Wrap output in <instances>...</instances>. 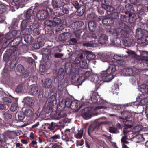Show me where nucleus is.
Instances as JSON below:
<instances>
[{"label": "nucleus", "instance_id": "nucleus-1", "mask_svg": "<svg viewBox=\"0 0 148 148\" xmlns=\"http://www.w3.org/2000/svg\"><path fill=\"white\" fill-rule=\"evenodd\" d=\"M115 70L114 65H111L105 71H101L98 75L95 74H91L89 71L85 72L82 76L85 79L89 77L91 81L94 82L97 86H99L105 82H108L113 78L112 73Z\"/></svg>", "mask_w": 148, "mask_h": 148}, {"label": "nucleus", "instance_id": "nucleus-2", "mask_svg": "<svg viewBox=\"0 0 148 148\" xmlns=\"http://www.w3.org/2000/svg\"><path fill=\"white\" fill-rule=\"evenodd\" d=\"M98 104V106L97 107L94 109L89 107L86 108L83 110L82 114V117L86 119L90 118L91 116L92 111L93 110L96 111L99 109H104L108 108L113 109L119 110L121 108V106L120 105L110 103L102 99L99 100Z\"/></svg>", "mask_w": 148, "mask_h": 148}, {"label": "nucleus", "instance_id": "nucleus-3", "mask_svg": "<svg viewBox=\"0 0 148 148\" xmlns=\"http://www.w3.org/2000/svg\"><path fill=\"white\" fill-rule=\"evenodd\" d=\"M125 121L126 122L125 126L124 127L123 131L125 136L122 137L121 141L122 143V148H129L125 145V144H127L128 143L126 140L130 139V138H131L133 136L132 133L130 131V128L132 127V125H131L132 122L131 121L126 120H124V122H125Z\"/></svg>", "mask_w": 148, "mask_h": 148}, {"label": "nucleus", "instance_id": "nucleus-4", "mask_svg": "<svg viewBox=\"0 0 148 148\" xmlns=\"http://www.w3.org/2000/svg\"><path fill=\"white\" fill-rule=\"evenodd\" d=\"M31 24L30 21H28L27 22V21L26 20H23L21 25L22 30L21 34H23L25 33L27 34H30L33 30H34L39 27V24L37 23H35L31 25Z\"/></svg>", "mask_w": 148, "mask_h": 148}, {"label": "nucleus", "instance_id": "nucleus-5", "mask_svg": "<svg viewBox=\"0 0 148 148\" xmlns=\"http://www.w3.org/2000/svg\"><path fill=\"white\" fill-rule=\"evenodd\" d=\"M122 57L121 56L117 54L115 55L114 56V62H111L109 66L108 69L111 65H114L115 66V70L112 73V74L113 75V78L115 75L114 74V73L116 71V67H117V66H116V63H118L120 67L121 66H122V65H123V63H124L123 61L122 60Z\"/></svg>", "mask_w": 148, "mask_h": 148}, {"label": "nucleus", "instance_id": "nucleus-6", "mask_svg": "<svg viewBox=\"0 0 148 148\" xmlns=\"http://www.w3.org/2000/svg\"><path fill=\"white\" fill-rule=\"evenodd\" d=\"M141 29H138L136 31V37L138 39V42L139 43H145L148 40V37L143 35Z\"/></svg>", "mask_w": 148, "mask_h": 148}, {"label": "nucleus", "instance_id": "nucleus-7", "mask_svg": "<svg viewBox=\"0 0 148 148\" xmlns=\"http://www.w3.org/2000/svg\"><path fill=\"white\" fill-rule=\"evenodd\" d=\"M17 48L14 47L13 48V50L12 49H9L5 52L3 56V59L4 61H8L11 58V55H10V53H12V55H14L17 54V51H16Z\"/></svg>", "mask_w": 148, "mask_h": 148}, {"label": "nucleus", "instance_id": "nucleus-8", "mask_svg": "<svg viewBox=\"0 0 148 148\" xmlns=\"http://www.w3.org/2000/svg\"><path fill=\"white\" fill-rule=\"evenodd\" d=\"M98 36V41L101 44H104L107 43L108 40V36L101 32H99L97 33Z\"/></svg>", "mask_w": 148, "mask_h": 148}, {"label": "nucleus", "instance_id": "nucleus-9", "mask_svg": "<svg viewBox=\"0 0 148 148\" xmlns=\"http://www.w3.org/2000/svg\"><path fill=\"white\" fill-rule=\"evenodd\" d=\"M36 16L38 19L40 20H44L49 16L47 12L45 10L39 11L37 13Z\"/></svg>", "mask_w": 148, "mask_h": 148}, {"label": "nucleus", "instance_id": "nucleus-10", "mask_svg": "<svg viewBox=\"0 0 148 148\" xmlns=\"http://www.w3.org/2000/svg\"><path fill=\"white\" fill-rule=\"evenodd\" d=\"M120 73L122 75L129 76L132 75L133 72L131 68H123Z\"/></svg>", "mask_w": 148, "mask_h": 148}, {"label": "nucleus", "instance_id": "nucleus-11", "mask_svg": "<svg viewBox=\"0 0 148 148\" xmlns=\"http://www.w3.org/2000/svg\"><path fill=\"white\" fill-rule=\"evenodd\" d=\"M71 81L73 83H75L76 84L80 85L82 84L83 81H82L81 78L79 77L78 75L77 74L72 76Z\"/></svg>", "mask_w": 148, "mask_h": 148}, {"label": "nucleus", "instance_id": "nucleus-12", "mask_svg": "<svg viewBox=\"0 0 148 148\" xmlns=\"http://www.w3.org/2000/svg\"><path fill=\"white\" fill-rule=\"evenodd\" d=\"M29 89L30 94L35 95L37 94L38 88L35 85H31L29 86Z\"/></svg>", "mask_w": 148, "mask_h": 148}, {"label": "nucleus", "instance_id": "nucleus-13", "mask_svg": "<svg viewBox=\"0 0 148 148\" xmlns=\"http://www.w3.org/2000/svg\"><path fill=\"white\" fill-rule=\"evenodd\" d=\"M52 5L54 8L61 7L64 5L65 3L62 1L59 0H53Z\"/></svg>", "mask_w": 148, "mask_h": 148}, {"label": "nucleus", "instance_id": "nucleus-14", "mask_svg": "<svg viewBox=\"0 0 148 148\" xmlns=\"http://www.w3.org/2000/svg\"><path fill=\"white\" fill-rule=\"evenodd\" d=\"M81 107L80 102L78 101H74L71 102V108L72 110H77L79 109Z\"/></svg>", "mask_w": 148, "mask_h": 148}, {"label": "nucleus", "instance_id": "nucleus-15", "mask_svg": "<svg viewBox=\"0 0 148 148\" xmlns=\"http://www.w3.org/2000/svg\"><path fill=\"white\" fill-rule=\"evenodd\" d=\"M27 86H24L23 84H20L18 85L16 88L15 91L18 93L25 92L27 91Z\"/></svg>", "mask_w": 148, "mask_h": 148}, {"label": "nucleus", "instance_id": "nucleus-16", "mask_svg": "<svg viewBox=\"0 0 148 148\" xmlns=\"http://www.w3.org/2000/svg\"><path fill=\"white\" fill-rule=\"evenodd\" d=\"M22 35H25L24 36V40L27 43H30L33 40V38L29 35L30 34H27L24 33L21 34Z\"/></svg>", "mask_w": 148, "mask_h": 148}, {"label": "nucleus", "instance_id": "nucleus-17", "mask_svg": "<svg viewBox=\"0 0 148 148\" xmlns=\"http://www.w3.org/2000/svg\"><path fill=\"white\" fill-rule=\"evenodd\" d=\"M98 97H99L97 92H93L90 95L91 99L92 102L95 103L97 102L98 100Z\"/></svg>", "mask_w": 148, "mask_h": 148}, {"label": "nucleus", "instance_id": "nucleus-18", "mask_svg": "<svg viewBox=\"0 0 148 148\" xmlns=\"http://www.w3.org/2000/svg\"><path fill=\"white\" fill-rule=\"evenodd\" d=\"M110 92L113 94L117 95L118 93L119 86L117 84H115L112 85L110 88Z\"/></svg>", "mask_w": 148, "mask_h": 148}, {"label": "nucleus", "instance_id": "nucleus-19", "mask_svg": "<svg viewBox=\"0 0 148 148\" xmlns=\"http://www.w3.org/2000/svg\"><path fill=\"white\" fill-rule=\"evenodd\" d=\"M25 103L29 106L32 105L34 102V101L33 98L29 97L25 98L23 100Z\"/></svg>", "mask_w": 148, "mask_h": 148}, {"label": "nucleus", "instance_id": "nucleus-20", "mask_svg": "<svg viewBox=\"0 0 148 148\" xmlns=\"http://www.w3.org/2000/svg\"><path fill=\"white\" fill-rule=\"evenodd\" d=\"M1 99L3 102L7 103H11L13 101V98L12 97H8L4 96L2 97Z\"/></svg>", "mask_w": 148, "mask_h": 148}, {"label": "nucleus", "instance_id": "nucleus-21", "mask_svg": "<svg viewBox=\"0 0 148 148\" xmlns=\"http://www.w3.org/2000/svg\"><path fill=\"white\" fill-rule=\"evenodd\" d=\"M52 83L51 79H46L45 81L42 86L43 87L47 88H50Z\"/></svg>", "mask_w": 148, "mask_h": 148}, {"label": "nucleus", "instance_id": "nucleus-22", "mask_svg": "<svg viewBox=\"0 0 148 148\" xmlns=\"http://www.w3.org/2000/svg\"><path fill=\"white\" fill-rule=\"evenodd\" d=\"M53 26L57 27L60 25L61 21L60 19L57 18H53Z\"/></svg>", "mask_w": 148, "mask_h": 148}, {"label": "nucleus", "instance_id": "nucleus-23", "mask_svg": "<svg viewBox=\"0 0 148 148\" xmlns=\"http://www.w3.org/2000/svg\"><path fill=\"white\" fill-rule=\"evenodd\" d=\"M140 59L142 60H146L145 58L148 57V52L143 51H140Z\"/></svg>", "mask_w": 148, "mask_h": 148}, {"label": "nucleus", "instance_id": "nucleus-24", "mask_svg": "<svg viewBox=\"0 0 148 148\" xmlns=\"http://www.w3.org/2000/svg\"><path fill=\"white\" fill-rule=\"evenodd\" d=\"M8 6L4 4H0V14L4 13L7 10Z\"/></svg>", "mask_w": 148, "mask_h": 148}, {"label": "nucleus", "instance_id": "nucleus-25", "mask_svg": "<svg viewBox=\"0 0 148 148\" xmlns=\"http://www.w3.org/2000/svg\"><path fill=\"white\" fill-rule=\"evenodd\" d=\"M33 12L32 10L31 9H29L27 11L26 15L27 19L26 20L27 21V22L28 21H30V19L32 15Z\"/></svg>", "mask_w": 148, "mask_h": 148}, {"label": "nucleus", "instance_id": "nucleus-26", "mask_svg": "<svg viewBox=\"0 0 148 148\" xmlns=\"http://www.w3.org/2000/svg\"><path fill=\"white\" fill-rule=\"evenodd\" d=\"M121 115L124 116L125 118H129L132 116V113L129 111H124L121 113Z\"/></svg>", "mask_w": 148, "mask_h": 148}, {"label": "nucleus", "instance_id": "nucleus-27", "mask_svg": "<svg viewBox=\"0 0 148 148\" xmlns=\"http://www.w3.org/2000/svg\"><path fill=\"white\" fill-rule=\"evenodd\" d=\"M140 88V91L143 93H146L148 89V86L145 84L141 85L139 86Z\"/></svg>", "mask_w": 148, "mask_h": 148}, {"label": "nucleus", "instance_id": "nucleus-28", "mask_svg": "<svg viewBox=\"0 0 148 148\" xmlns=\"http://www.w3.org/2000/svg\"><path fill=\"white\" fill-rule=\"evenodd\" d=\"M88 26L90 29L93 31L96 27V25L95 22L91 21L89 22Z\"/></svg>", "mask_w": 148, "mask_h": 148}, {"label": "nucleus", "instance_id": "nucleus-29", "mask_svg": "<svg viewBox=\"0 0 148 148\" xmlns=\"http://www.w3.org/2000/svg\"><path fill=\"white\" fill-rule=\"evenodd\" d=\"M17 70L20 73L24 74L25 73V70L23 66L21 65H18L17 67Z\"/></svg>", "mask_w": 148, "mask_h": 148}, {"label": "nucleus", "instance_id": "nucleus-30", "mask_svg": "<svg viewBox=\"0 0 148 148\" xmlns=\"http://www.w3.org/2000/svg\"><path fill=\"white\" fill-rule=\"evenodd\" d=\"M95 58V55L93 54L91 52H88L86 58L88 60H91L94 59Z\"/></svg>", "mask_w": 148, "mask_h": 148}, {"label": "nucleus", "instance_id": "nucleus-31", "mask_svg": "<svg viewBox=\"0 0 148 148\" xmlns=\"http://www.w3.org/2000/svg\"><path fill=\"white\" fill-rule=\"evenodd\" d=\"M102 23L104 25H109L111 23H113V21L110 19L105 18L102 20Z\"/></svg>", "mask_w": 148, "mask_h": 148}, {"label": "nucleus", "instance_id": "nucleus-32", "mask_svg": "<svg viewBox=\"0 0 148 148\" xmlns=\"http://www.w3.org/2000/svg\"><path fill=\"white\" fill-rule=\"evenodd\" d=\"M67 38L66 34L63 33L59 36V39L61 41H64Z\"/></svg>", "mask_w": 148, "mask_h": 148}, {"label": "nucleus", "instance_id": "nucleus-33", "mask_svg": "<svg viewBox=\"0 0 148 148\" xmlns=\"http://www.w3.org/2000/svg\"><path fill=\"white\" fill-rule=\"evenodd\" d=\"M33 114L32 110L29 109H26L25 111V115L27 116H30Z\"/></svg>", "mask_w": 148, "mask_h": 148}, {"label": "nucleus", "instance_id": "nucleus-34", "mask_svg": "<svg viewBox=\"0 0 148 148\" xmlns=\"http://www.w3.org/2000/svg\"><path fill=\"white\" fill-rule=\"evenodd\" d=\"M17 103H14L12 104L10 108V110L11 111L14 112L17 110Z\"/></svg>", "mask_w": 148, "mask_h": 148}, {"label": "nucleus", "instance_id": "nucleus-35", "mask_svg": "<svg viewBox=\"0 0 148 148\" xmlns=\"http://www.w3.org/2000/svg\"><path fill=\"white\" fill-rule=\"evenodd\" d=\"M81 67L86 69L88 67V64L87 63L86 61V60H84L82 61V62L80 64Z\"/></svg>", "mask_w": 148, "mask_h": 148}, {"label": "nucleus", "instance_id": "nucleus-36", "mask_svg": "<svg viewBox=\"0 0 148 148\" xmlns=\"http://www.w3.org/2000/svg\"><path fill=\"white\" fill-rule=\"evenodd\" d=\"M25 115L23 112H19L18 114V118L19 120H22L24 119Z\"/></svg>", "mask_w": 148, "mask_h": 148}, {"label": "nucleus", "instance_id": "nucleus-37", "mask_svg": "<svg viewBox=\"0 0 148 148\" xmlns=\"http://www.w3.org/2000/svg\"><path fill=\"white\" fill-rule=\"evenodd\" d=\"M83 131L82 130L78 131V133L75 135V136L77 138H80L82 136Z\"/></svg>", "mask_w": 148, "mask_h": 148}, {"label": "nucleus", "instance_id": "nucleus-38", "mask_svg": "<svg viewBox=\"0 0 148 148\" xmlns=\"http://www.w3.org/2000/svg\"><path fill=\"white\" fill-rule=\"evenodd\" d=\"M83 46L86 47H91L94 46V43L93 42L91 41L83 43Z\"/></svg>", "mask_w": 148, "mask_h": 148}, {"label": "nucleus", "instance_id": "nucleus-39", "mask_svg": "<svg viewBox=\"0 0 148 148\" xmlns=\"http://www.w3.org/2000/svg\"><path fill=\"white\" fill-rule=\"evenodd\" d=\"M56 99V95H52L49 97L48 99L49 102H52L54 101Z\"/></svg>", "mask_w": 148, "mask_h": 148}, {"label": "nucleus", "instance_id": "nucleus-40", "mask_svg": "<svg viewBox=\"0 0 148 148\" xmlns=\"http://www.w3.org/2000/svg\"><path fill=\"white\" fill-rule=\"evenodd\" d=\"M39 70L41 72H45L46 71L45 66L43 64H41L39 67Z\"/></svg>", "mask_w": 148, "mask_h": 148}, {"label": "nucleus", "instance_id": "nucleus-41", "mask_svg": "<svg viewBox=\"0 0 148 148\" xmlns=\"http://www.w3.org/2000/svg\"><path fill=\"white\" fill-rule=\"evenodd\" d=\"M9 106L8 104H3L0 103V109L4 110L8 108Z\"/></svg>", "mask_w": 148, "mask_h": 148}, {"label": "nucleus", "instance_id": "nucleus-42", "mask_svg": "<svg viewBox=\"0 0 148 148\" xmlns=\"http://www.w3.org/2000/svg\"><path fill=\"white\" fill-rule=\"evenodd\" d=\"M45 25L49 26H53V23L50 20H47L45 22Z\"/></svg>", "mask_w": 148, "mask_h": 148}, {"label": "nucleus", "instance_id": "nucleus-43", "mask_svg": "<svg viewBox=\"0 0 148 148\" xmlns=\"http://www.w3.org/2000/svg\"><path fill=\"white\" fill-rule=\"evenodd\" d=\"M56 124L53 123H51V125H49L48 127V128L50 129L51 130H53L56 127Z\"/></svg>", "mask_w": 148, "mask_h": 148}, {"label": "nucleus", "instance_id": "nucleus-44", "mask_svg": "<svg viewBox=\"0 0 148 148\" xmlns=\"http://www.w3.org/2000/svg\"><path fill=\"white\" fill-rule=\"evenodd\" d=\"M82 33V30L80 29H79L76 31L75 32V35L76 36L77 38H79L80 37V36L81 35Z\"/></svg>", "mask_w": 148, "mask_h": 148}, {"label": "nucleus", "instance_id": "nucleus-45", "mask_svg": "<svg viewBox=\"0 0 148 148\" xmlns=\"http://www.w3.org/2000/svg\"><path fill=\"white\" fill-rule=\"evenodd\" d=\"M71 102V101L69 99H67L65 102V106L67 107L70 108Z\"/></svg>", "mask_w": 148, "mask_h": 148}, {"label": "nucleus", "instance_id": "nucleus-46", "mask_svg": "<svg viewBox=\"0 0 148 148\" xmlns=\"http://www.w3.org/2000/svg\"><path fill=\"white\" fill-rule=\"evenodd\" d=\"M12 38V36L10 32H9L6 34L5 36V38L7 40L10 39Z\"/></svg>", "mask_w": 148, "mask_h": 148}, {"label": "nucleus", "instance_id": "nucleus-47", "mask_svg": "<svg viewBox=\"0 0 148 148\" xmlns=\"http://www.w3.org/2000/svg\"><path fill=\"white\" fill-rule=\"evenodd\" d=\"M21 2V0H13L12 4L13 5H18L20 4Z\"/></svg>", "mask_w": 148, "mask_h": 148}, {"label": "nucleus", "instance_id": "nucleus-48", "mask_svg": "<svg viewBox=\"0 0 148 148\" xmlns=\"http://www.w3.org/2000/svg\"><path fill=\"white\" fill-rule=\"evenodd\" d=\"M131 40H125L124 42L125 43V46H127V47H130L132 45V43L131 42Z\"/></svg>", "mask_w": 148, "mask_h": 148}, {"label": "nucleus", "instance_id": "nucleus-49", "mask_svg": "<svg viewBox=\"0 0 148 148\" xmlns=\"http://www.w3.org/2000/svg\"><path fill=\"white\" fill-rule=\"evenodd\" d=\"M74 24L75 26L78 25V27H80L84 25V23L82 21H78L75 23ZM77 28L78 27H76V28Z\"/></svg>", "mask_w": 148, "mask_h": 148}, {"label": "nucleus", "instance_id": "nucleus-50", "mask_svg": "<svg viewBox=\"0 0 148 148\" xmlns=\"http://www.w3.org/2000/svg\"><path fill=\"white\" fill-rule=\"evenodd\" d=\"M4 118L7 119H10L12 117V116L10 114L6 112L4 113Z\"/></svg>", "mask_w": 148, "mask_h": 148}, {"label": "nucleus", "instance_id": "nucleus-51", "mask_svg": "<svg viewBox=\"0 0 148 148\" xmlns=\"http://www.w3.org/2000/svg\"><path fill=\"white\" fill-rule=\"evenodd\" d=\"M15 60H13L12 61L10 64V67L11 69H13L15 67L16 62Z\"/></svg>", "mask_w": 148, "mask_h": 148}, {"label": "nucleus", "instance_id": "nucleus-52", "mask_svg": "<svg viewBox=\"0 0 148 148\" xmlns=\"http://www.w3.org/2000/svg\"><path fill=\"white\" fill-rule=\"evenodd\" d=\"M135 129L136 130L135 132L136 134L137 133L139 132L141 130V127L140 125L137 126L135 127Z\"/></svg>", "mask_w": 148, "mask_h": 148}, {"label": "nucleus", "instance_id": "nucleus-53", "mask_svg": "<svg viewBox=\"0 0 148 148\" xmlns=\"http://www.w3.org/2000/svg\"><path fill=\"white\" fill-rule=\"evenodd\" d=\"M84 141V140L82 139L80 141H78L76 143L77 146H82L83 145Z\"/></svg>", "mask_w": 148, "mask_h": 148}, {"label": "nucleus", "instance_id": "nucleus-54", "mask_svg": "<svg viewBox=\"0 0 148 148\" xmlns=\"http://www.w3.org/2000/svg\"><path fill=\"white\" fill-rule=\"evenodd\" d=\"M99 32H97L96 33H92L91 34H90V37L94 39H95L97 37V35L98 36V34H97V33H99Z\"/></svg>", "mask_w": 148, "mask_h": 148}, {"label": "nucleus", "instance_id": "nucleus-55", "mask_svg": "<svg viewBox=\"0 0 148 148\" xmlns=\"http://www.w3.org/2000/svg\"><path fill=\"white\" fill-rule=\"evenodd\" d=\"M17 22H16L15 23H14V22H12L11 24V27L13 28H15L16 27H17Z\"/></svg>", "mask_w": 148, "mask_h": 148}, {"label": "nucleus", "instance_id": "nucleus-56", "mask_svg": "<svg viewBox=\"0 0 148 148\" xmlns=\"http://www.w3.org/2000/svg\"><path fill=\"white\" fill-rule=\"evenodd\" d=\"M62 12L64 13L67 14L69 13V10L66 8L63 7L62 9Z\"/></svg>", "mask_w": 148, "mask_h": 148}, {"label": "nucleus", "instance_id": "nucleus-57", "mask_svg": "<svg viewBox=\"0 0 148 148\" xmlns=\"http://www.w3.org/2000/svg\"><path fill=\"white\" fill-rule=\"evenodd\" d=\"M73 5H74V6H75V7L76 8H79V3L77 1H74L73 3Z\"/></svg>", "mask_w": 148, "mask_h": 148}, {"label": "nucleus", "instance_id": "nucleus-58", "mask_svg": "<svg viewBox=\"0 0 148 148\" xmlns=\"http://www.w3.org/2000/svg\"><path fill=\"white\" fill-rule=\"evenodd\" d=\"M11 33L12 36V37L13 36H16L17 34V31L16 30H12L11 32H10Z\"/></svg>", "mask_w": 148, "mask_h": 148}, {"label": "nucleus", "instance_id": "nucleus-59", "mask_svg": "<svg viewBox=\"0 0 148 148\" xmlns=\"http://www.w3.org/2000/svg\"><path fill=\"white\" fill-rule=\"evenodd\" d=\"M95 128H94V129L93 128V125H92L90 126L88 129V134H89L90 132L92 131L93 130H95Z\"/></svg>", "mask_w": 148, "mask_h": 148}, {"label": "nucleus", "instance_id": "nucleus-60", "mask_svg": "<svg viewBox=\"0 0 148 148\" xmlns=\"http://www.w3.org/2000/svg\"><path fill=\"white\" fill-rule=\"evenodd\" d=\"M63 55L61 53H58L55 54L54 56L55 57L57 58H60L63 56Z\"/></svg>", "mask_w": 148, "mask_h": 148}, {"label": "nucleus", "instance_id": "nucleus-61", "mask_svg": "<svg viewBox=\"0 0 148 148\" xmlns=\"http://www.w3.org/2000/svg\"><path fill=\"white\" fill-rule=\"evenodd\" d=\"M94 14L93 13L89 14L88 15V18L92 19L94 17Z\"/></svg>", "mask_w": 148, "mask_h": 148}, {"label": "nucleus", "instance_id": "nucleus-62", "mask_svg": "<svg viewBox=\"0 0 148 148\" xmlns=\"http://www.w3.org/2000/svg\"><path fill=\"white\" fill-rule=\"evenodd\" d=\"M127 53H128L129 55H133L134 56H135V53L134 52L132 51H129L127 52Z\"/></svg>", "mask_w": 148, "mask_h": 148}, {"label": "nucleus", "instance_id": "nucleus-63", "mask_svg": "<svg viewBox=\"0 0 148 148\" xmlns=\"http://www.w3.org/2000/svg\"><path fill=\"white\" fill-rule=\"evenodd\" d=\"M60 137L59 135H55L54 136H53L52 137V138L53 139H58L60 138Z\"/></svg>", "mask_w": 148, "mask_h": 148}, {"label": "nucleus", "instance_id": "nucleus-64", "mask_svg": "<svg viewBox=\"0 0 148 148\" xmlns=\"http://www.w3.org/2000/svg\"><path fill=\"white\" fill-rule=\"evenodd\" d=\"M131 3L133 4H136L137 3V0H130Z\"/></svg>", "mask_w": 148, "mask_h": 148}]
</instances>
